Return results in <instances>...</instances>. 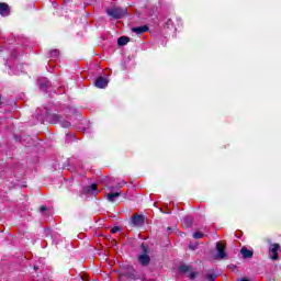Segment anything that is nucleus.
Returning <instances> with one entry per match:
<instances>
[{
  "mask_svg": "<svg viewBox=\"0 0 281 281\" xmlns=\"http://www.w3.org/2000/svg\"><path fill=\"white\" fill-rule=\"evenodd\" d=\"M240 281H249V280H247V279H241Z\"/></svg>",
  "mask_w": 281,
  "mask_h": 281,
  "instance_id": "nucleus-25",
  "label": "nucleus"
},
{
  "mask_svg": "<svg viewBox=\"0 0 281 281\" xmlns=\"http://www.w3.org/2000/svg\"><path fill=\"white\" fill-rule=\"evenodd\" d=\"M106 85H109V80H106V78H104V77H99L95 80V87H98V89H104V87H106Z\"/></svg>",
  "mask_w": 281,
  "mask_h": 281,
  "instance_id": "nucleus-6",
  "label": "nucleus"
},
{
  "mask_svg": "<svg viewBox=\"0 0 281 281\" xmlns=\"http://www.w3.org/2000/svg\"><path fill=\"white\" fill-rule=\"evenodd\" d=\"M183 225L190 227L192 225V217H184Z\"/></svg>",
  "mask_w": 281,
  "mask_h": 281,
  "instance_id": "nucleus-13",
  "label": "nucleus"
},
{
  "mask_svg": "<svg viewBox=\"0 0 281 281\" xmlns=\"http://www.w3.org/2000/svg\"><path fill=\"white\" fill-rule=\"evenodd\" d=\"M132 31L135 34H144V33L148 32V26L143 25V26H138V27H133Z\"/></svg>",
  "mask_w": 281,
  "mask_h": 281,
  "instance_id": "nucleus-10",
  "label": "nucleus"
},
{
  "mask_svg": "<svg viewBox=\"0 0 281 281\" xmlns=\"http://www.w3.org/2000/svg\"><path fill=\"white\" fill-rule=\"evenodd\" d=\"M189 269H190V268H189L188 266H180V271H181V273L188 272Z\"/></svg>",
  "mask_w": 281,
  "mask_h": 281,
  "instance_id": "nucleus-15",
  "label": "nucleus"
},
{
  "mask_svg": "<svg viewBox=\"0 0 281 281\" xmlns=\"http://www.w3.org/2000/svg\"><path fill=\"white\" fill-rule=\"evenodd\" d=\"M58 50H56V49H54V50H52L50 52V56L53 57V58H56V57H58Z\"/></svg>",
  "mask_w": 281,
  "mask_h": 281,
  "instance_id": "nucleus-16",
  "label": "nucleus"
},
{
  "mask_svg": "<svg viewBox=\"0 0 281 281\" xmlns=\"http://www.w3.org/2000/svg\"><path fill=\"white\" fill-rule=\"evenodd\" d=\"M113 188H115V187H110V190H113Z\"/></svg>",
  "mask_w": 281,
  "mask_h": 281,
  "instance_id": "nucleus-26",
  "label": "nucleus"
},
{
  "mask_svg": "<svg viewBox=\"0 0 281 281\" xmlns=\"http://www.w3.org/2000/svg\"><path fill=\"white\" fill-rule=\"evenodd\" d=\"M111 232L112 234H117V232H120V227H113Z\"/></svg>",
  "mask_w": 281,
  "mask_h": 281,
  "instance_id": "nucleus-18",
  "label": "nucleus"
},
{
  "mask_svg": "<svg viewBox=\"0 0 281 281\" xmlns=\"http://www.w3.org/2000/svg\"><path fill=\"white\" fill-rule=\"evenodd\" d=\"M0 16H10V5L5 2H0Z\"/></svg>",
  "mask_w": 281,
  "mask_h": 281,
  "instance_id": "nucleus-4",
  "label": "nucleus"
},
{
  "mask_svg": "<svg viewBox=\"0 0 281 281\" xmlns=\"http://www.w3.org/2000/svg\"><path fill=\"white\" fill-rule=\"evenodd\" d=\"M122 193L121 192H111L106 194V199L108 201H110V203H115V200L117 199V196H120Z\"/></svg>",
  "mask_w": 281,
  "mask_h": 281,
  "instance_id": "nucleus-7",
  "label": "nucleus"
},
{
  "mask_svg": "<svg viewBox=\"0 0 281 281\" xmlns=\"http://www.w3.org/2000/svg\"><path fill=\"white\" fill-rule=\"evenodd\" d=\"M106 13L109 14V16H112V19H122V16L126 14V9L114 7V8L108 9Z\"/></svg>",
  "mask_w": 281,
  "mask_h": 281,
  "instance_id": "nucleus-1",
  "label": "nucleus"
},
{
  "mask_svg": "<svg viewBox=\"0 0 281 281\" xmlns=\"http://www.w3.org/2000/svg\"><path fill=\"white\" fill-rule=\"evenodd\" d=\"M48 85H49V83L47 82V83H46V87H47Z\"/></svg>",
  "mask_w": 281,
  "mask_h": 281,
  "instance_id": "nucleus-29",
  "label": "nucleus"
},
{
  "mask_svg": "<svg viewBox=\"0 0 281 281\" xmlns=\"http://www.w3.org/2000/svg\"><path fill=\"white\" fill-rule=\"evenodd\" d=\"M216 279V276L207 274V280L213 281Z\"/></svg>",
  "mask_w": 281,
  "mask_h": 281,
  "instance_id": "nucleus-19",
  "label": "nucleus"
},
{
  "mask_svg": "<svg viewBox=\"0 0 281 281\" xmlns=\"http://www.w3.org/2000/svg\"><path fill=\"white\" fill-rule=\"evenodd\" d=\"M203 236H205V234L201 233L200 231H196L195 233H193V238L195 239L203 238Z\"/></svg>",
  "mask_w": 281,
  "mask_h": 281,
  "instance_id": "nucleus-14",
  "label": "nucleus"
},
{
  "mask_svg": "<svg viewBox=\"0 0 281 281\" xmlns=\"http://www.w3.org/2000/svg\"><path fill=\"white\" fill-rule=\"evenodd\" d=\"M124 186H126V182H125V181H122L121 183H119V184L116 186V188H124Z\"/></svg>",
  "mask_w": 281,
  "mask_h": 281,
  "instance_id": "nucleus-22",
  "label": "nucleus"
},
{
  "mask_svg": "<svg viewBox=\"0 0 281 281\" xmlns=\"http://www.w3.org/2000/svg\"><path fill=\"white\" fill-rule=\"evenodd\" d=\"M53 120H55V122H60V116H58V115H53Z\"/></svg>",
  "mask_w": 281,
  "mask_h": 281,
  "instance_id": "nucleus-21",
  "label": "nucleus"
},
{
  "mask_svg": "<svg viewBox=\"0 0 281 281\" xmlns=\"http://www.w3.org/2000/svg\"><path fill=\"white\" fill-rule=\"evenodd\" d=\"M117 43H119L120 46L127 45V44H128V37H126V36H121V37L117 40Z\"/></svg>",
  "mask_w": 281,
  "mask_h": 281,
  "instance_id": "nucleus-12",
  "label": "nucleus"
},
{
  "mask_svg": "<svg viewBox=\"0 0 281 281\" xmlns=\"http://www.w3.org/2000/svg\"><path fill=\"white\" fill-rule=\"evenodd\" d=\"M98 190V184L93 183L91 186H88L85 189V192H87L88 194H95V191Z\"/></svg>",
  "mask_w": 281,
  "mask_h": 281,
  "instance_id": "nucleus-11",
  "label": "nucleus"
},
{
  "mask_svg": "<svg viewBox=\"0 0 281 281\" xmlns=\"http://www.w3.org/2000/svg\"><path fill=\"white\" fill-rule=\"evenodd\" d=\"M189 278L190 280H194V278H196V272H190Z\"/></svg>",
  "mask_w": 281,
  "mask_h": 281,
  "instance_id": "nucleus-17",
  "label": "nucleus"
},
{
  "mask_svg": "<svg viewBox=\"0 0 281 281\" xmlns=\"http://www.w3.org/2000/svg\"><path fill=\"white\" fill-rule=\"evenodd\" d=\"M138 261L146 267L150 262V257L148 255H140L138 256Z\"/></svg>",
  "mask_w": 281,
  "mask_h": 281,
  "instance_id": "nucleus-9",
  "label": "nucleus"
},
{
  "mask_svg": "<svg viewBox=\"0 0 281 281\" xmlns=\"http://www.w3.org/2000/svg\"><path fill=\"white\" fill-rule=\"evenodd\" d=\"M190 247V249H194V247H192V246H189Z\"/></svg>",
  "mask_w": 281,
  "mask_h": 281,
  "instance_id": "nucleus-27",
  "label": "nucleus"
},
{
  "mask_svg": "<svg viewBox=\"0 0 281 281\" xmlns=\"http://www.w3.org/2000/svg\"><path fill=\"white\" fill-rule=\"evenodd\" d=\"M41 212H45V210H47V207H45V206H41Z\"/></svg>",
  "mask_w": 281,
  "mask_h": 281,
  "instance_id": "nucleus-23",
  "label": "nucleus"
},
{
  "mask_svg": "<svg viewBox=\"0 0 281 281\" xmlns=\"http://www.w3.org/2000/svg\"><path fill=\"white\" fill-rule=\"evenodd\" d=\"M226 246L222 241L216 244V250L217 255L216 258H220L221 260L225 259L227 257V252H225Z\"/></svg>",
  "mask_w": 281,
  "mask_h": 281,
  "instance_id": "nucleus-2",
  "label": "nucleus"
},
{
  "mask_svg": "<svg viewBox=\"0 0 281 281\" xmlns=\"http://www.w3.org/2000/svg\"><path fill=\"white\" fill-rule=\"evenodd\" d=\"M63 126H64V128H69V126H71V123L65 122V123H63Z\"/></svg>",
  "mask_w": 281,
  "mask_h": 281,
  "instance_id": "nucleus-20",
  "label": "nucleus"
},
{
  "mask_svg": "<svg viewBox=\"0 0 281 281\" xmlns=\"http://www.w3.org/2000/svg\"><path fill=\"white\" fill-rule=\"evenodd\" d=\"M240 254H241L243 258H245V259L254 257V251L247 249L246 247L241 248Z\"/></svg>",
  "mask_w": 281,
  "mask_h": 281,
  "instance_id": "nucleus-8",
  "label": "nucleus"
},
{
  "mask_svg": "<svg viewBox=\"0 0 281 281\" xmlns=\"http://www.w3.org/2000/svg\"><path fill=\"white\" fill-rule=\"evenodd\" d=\"M132 223L133 225H135L136 227H142V225H144V216L139 215V214H135L132 218Z\"/></svg>",
  "mask_w": 281,
  "mask_h": 281,
  "instance_id": "nucleus-5",
  "label": "nucleus"
},
{
  "mask_svg": "<svg viewBox=\"0 0 281 281\" xmlns=\"http://www.w3.org/2000/svg\"><path fill=\"white\" fill-rule=\"evenodd\" d=\"M40 87L43 88V83H41Z\"/></svg>",
  "mask_w": 281,
  "mask_h": 281,
  "instance_id": "nucleus-28",
  "label": "nucleus"
},
{
  "mask_svg": "<svg viewBox=\"0 0 281 281\" xmlns=\"http://www.w3.org/2000/svg\"><path fill=\"white\" fill-rule=\"evenodd\" d=\"M82 280H85V281H89V280H87L85 277H82Z\"/></svg>",
  "mask_w": 281,
  "mask_h": 281,
  "instance_id": "nucleus-24",
  "label": "nucleus"
},
{
  "mask_svg": "<svg viewBox=\"0 0 281 281\" xmlns=\"http://www.w3.org/2000/svg\"><path fill=\"white\" fill-rule=\"evenodd\" d=\"M278 251H280V244H272L269 248L271 260H278Z\"/></svg>",
  "mask_w": 281,
  "mask_h": 281,
  "instance_id": "nucleus-3",
  "label": "nucleus"
}]
</instances>
